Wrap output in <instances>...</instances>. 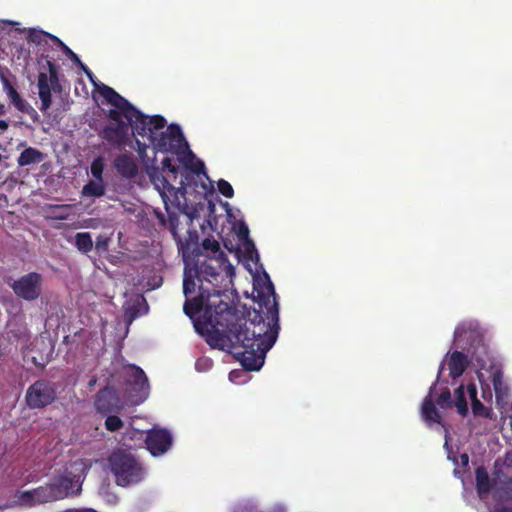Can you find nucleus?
<instances>
[{
    "label": "nucleus",
    "mask_w": 512,
    "mask_h": 512,
    "mask_svg": "<svg viewBox=\"0 0 512 512\" xmlns=\"http://www.w3.org/2000/svg\"><path fill=\"white\" fill-rule=\"evenodd\" d=\"M267 283L257 291L259 309L252 319H245L229 304L225 291H210L199 286V295L186 298L183 311L194 319L203 311V321H195L194 327L205 337L207 344L219 350L232 352L238 348L237 358L247 371H258L264 365L267 352L275 344L279 330V305L274 285L265 274Z\"/></svg>",
    "instance_id": "nucleus-1"
},
{
    "label": "nucleus",
    "mask_w": 512,
    "mask_h": 512,
    "mask_svg": "<svg viewBox=\"0 0 512 512\" xmlns=\"http://www.w3.org/2000/svg\"><path fill=\"white\" fill-rule=\"evenodd\" d=\"M135 143L143 169L155 189L159 192L163 202L169 200V195L177 199V190L169 182L168 177L176 178L179 169L172 163V159L169 156H165L161 161V166H159L156 154L157 152H162L177 156L184 146L188 144L180 126L174 123L170 124L165 131L155 135L150 146L137 138Z\"/></svg>",
    "instance_id": "nucleus-2"
},
{
    "label": "nucleus",
    "mask_w": 512,
    "mask_h": 512,
    "mask_svg": "<svg viewBox=\"0 0 512 512\" xmlns=\"http://www.w3.org/2000/svg\"><path fill=\"white\" fill-rule=\"evenodd\" d=\"M135 418L130 411V440L144 437L145 447L153 457L162 456L172 448L173 436L168 429L160 426L139 429L136 427Z\"/></svg>",
    "instance_id": "nucleus-3"
},
{
    "label": "nucleus",
    "mask_w": 512,
    "mask_h": 512,
    "mask_svg": "<svg viewBox=\"0 0 512 512\" xmlns=\"http://www.w3.org/2000/svg\"><path fill=\"white\" fill-rule=\"evenodd\" d=\"M172 198L176 201H179V198L177 199L174 196L169 195V200H166L165 206L166 210L168 211V220L165 219V216L161 212H156V216L160 222V224L164 227L168 226L173 238L177 241L179 250L182 252V256L185 262H188L190 258V254H192L194 257H201L203 254L201 253V249L198 245L199 236L196 230H189L188 231V238L185 241H182L180 237L177 234V226H178V217L175 213L170 211L169 202H172ZM180 205V202H178Z\"/></svg>",
    "instance_id": "nucleus-4"
},
{
    "label": "nucleus",
    "mask_w": 512,
    "mask_h": 512,
    "mask_svg": "<svg viewBox=\"0 0 512 512\" xmlns=\"http://www.w3.org/2000/svg\"><path fill=\"white\" fill-rule=\"evenodd\" d=\"M166 119L161 115L148 116L130 103V130L132 136H140L150 146L157 132L166 126Z\"/></svg>",
    "instance_id": "nucleus-5"
},
{
    "label": "nucleus",
    "mask_w": 512,
    "mask_h": 512,
    "mask_svg": "<svg viewBox=\"0 0 512 512\" xmlns=\"http://www.w3.org/2000/svg\"><path fill=\"white\" fill-rule=\"evenodd\" d=\"M70 471L60 476L53 482L58 499H64L70 495H77L81 491L82 481L89 469L83 459H78L71 463Z\"/></svg>",
    "instance_id": "nucleus-6"
},
{
    "label": "nucleus",
    "mask_w": 512,
    "mask_h": 512,
    "mask_svg": "<svg viewBox=\"0 0 512 512\" xmlns=\"http://www.w3.org/2000/svg\"><path fill=\"white\" fill-rule=\"evenodd\" d=\"M110 122L98 133L99 137L111 148L122 151L128 145V123L123 121L120 112L110 110Z\"/></svg>",
    "instance_id": "nucleus-7"
},
{
    "label": "nucleus",
    "mask_w": 512,
    "mask_h": 512,
    "mask_svg": "<svg viewBox=\"0 0 512 512\" xmlns=\"http://www.w3.org/2000/svg\"><path fill=\"white\" fill-rule=\"evenodd\" d=\"M55 383L40 379L35 381L26 391V404L31 409L44 408L56 399Z\"/></svg>",
    "instance_id": "nucleus-8"
},
{
    "label": "nucleus",
    "mask_w": 512,
    "mask_h": 512,
    "mask_svg": "<svg viewBox=\"0 0 512 512\" xmlns=\"http://www.w3.org/2000/svg\"><path fill=\"white\" fill-rule=\"evenodd\" d=\"M49 75L41 72L38 75V94L41 100L40 110L46 112L52 104V90L61 91L58 77V67L51 61L47 60Z\"/></svg>",
    "instance_id": "nucleus-9"
},
{
    "label": "nucleus",
    "mask_w": 512,
    "mask_h": 512,
    "mask_svg": "<svg viewBox=\"0 0 512 512\" xmlns=\"http://www.w3.org/2000/svg\"><path fill=\"white\" fill-rule=\"evenodd\" d=\"M43 277L37 272H30L14 280L10 287L16 296L26 301L38 299L42 293Z\"/></svg>",
    "instance_id": "nucleus-10"
},
{
    "label": "nucleus",
    "mask_w": 512,
    "mask_h": 512,
    "mask_svg": "<svg viewBox=\"0 0 512 512\" xmlns=\"http://www.w3.org/2000/svg\"><path fill=\"white\" fill-rule=\"evenodd\" d=\"M150 394V383L146 373L130 363V406L142 404Z\"/></svg>",
    "instance_id": "nucleus-11"
},
{
    "label": "nucleus",
    "mask_w": 512,
    "mask_h": 512,
    "mask_svg": "<svg viewBox=\"0 0 512 512\" xmlns=\"http://www.w3.org/2000/svg\"><path fill=\"white\" fill-rule=\"evenodd\" d=\"M94 407L102 416L118 413L121 409L120 398L113 388L105 387L96 393Z\"/></svg>",
    "instance_id": "nucleus-12"
},
{
    "label": "nucleus",
    "mask_w": 512,
    "mask_h": 512,
    "mask_svg": "<svg viewBox=\"0 0 512 512\" xmlns=\"http://www.w3.org/2000/svg\"><path fill=\"white\" fill-rule=\"evenodd\" d=\"M108 467L117 485L128 486V452L125 449L120 448L111 453L108 457Z\"/></svg>",
    "instance_id": "nucleus-13"
},
{
    "label": "nucleus",
    "mask_w": 512,
    "mask_h": 512,
    "mask_svg": "<svg viewBox=\"0 0 512 512\" xmlns=\"http://www.w3.org/2000/svg\"><path fill=\"white\" fill-rule=\"evenodd\" d=\"M20 499L23 503L30 506L59 500L53 483L39 486L30 491H24Z\"/></svg>",
    "instance_id": "nucleus-14"
},
{
    "label": "nucleus",
    "mask_w": 512,
    "mask_h": 512,
    "mask_svg": "<svg viewBox=\"0 0 512 512\" xmlns=\"http://www.w3.org/2000/svg\"><path fill=\"white\" fill-rule=\"evenodd\" d=\"M203 260L200 259V257H195V263L193 272H195L196 278L200 281H207L209 283H214L218 281V278L220 277V273L218 272V269L216 266L213 265V262H215V259L208 258L206 256Z\"/></svg>",
    "instance_id": "nucleus-15"
},
{
    "label": "nucleus",
    "mask_w": 512,
    "mask_h": 512,
    "mask_svg": "<svg viewBox=\"0 0 512 512\" xmlns=\"http://www.w3.org/2000/svg\"><path fill=\"white\" fill-rule=\"evenodd\" d=\"M98 92L103 98L102 103H107L115 107L114 110L119 111L120 116H124V118L128 120V100L119 95L113 88L105 84L98 86Z\"/></svg>",
    "instance_id": "nucleus-16"
},
{
    "label": "nucleus",
    "mask_w": 512,
    "mask_h": 512,
    "mask_svg": "<svg viewBox=\"0 0 512 512\" xmlns=\"http://www.w3.org/2000/svg\"><path fill=\"white\" fill-rule=\"evenodd\" d=\"M3 88L7 94L10 103L20 112L26 113L36 120L39 115L37 111L18 93L15 87L6 78L3 79Z\"/></svg>",
    "instance_id": "nucleus-17"
},
{
    "label": "nucleus",
    "mask_w": 512,
    "mask_h": 512,
    "mask_svg": "<svg viewBox=\"0 0 512 512\" xmlns=\"http://www.w3.org/2000/svg\"><path fill=\"white\" fill-rule=\"evenodd\" d=\"M177 161L186 169L195 175L205 174V164L202 160L196 157L189 147V144L176 156Z\"/></svg>",
    "instance_id": "nucleus-18"
},
{
    "label": "nucleus",
    "mask_w": 512,
    "mask_h": 512,
    "mask_svg": "<svg viewBox=\"0 0 512 512\" xmlns=\"http://www.w3.org/2000/svg\"><path fill=\"white\" fill-rule=\"evenodd\" d=\"M436 384L434 383L430 389L428 395L424 398L421 406V416L425 422L428 424L436 423L441 424L442 423V417L439 413V411L436 408V403L433 399V392L435 389Z\"/></svg>",
    "instance_id": "nucleus-19"
},
{
    "label": "nucleus",
    "mask_w": 512,
    "mask_h": 512,
    "mask_svg": "<svg viewBox=\"0 0 512 512\" xmlns=\"http://www.w3.org/2000/svg\"><path fill=\"white\" fill-rule=\"evenodd\" d=\"M26 39L28 43L35 44L40 50H43V52L46 50V47L50 45V42L55 45L62 44V41L58 37L35 28L28 30Z\"/></svg>",
    "instance_id": "nucleus-20"
},
{
    "label": "nucleus",
    "mask_w": 512,
    "mask_h": 512,
    "mask_svg": "<svg viewBox=\"0 0 512 512\" xmlns=\"http://www.w3.org/2000/svg\"><path fill=\"white\" fill-rule=\"evenodd\" d=\"M469 365L468 357L460 351H453L448 360L449 375L452 378L460 377Z\"/></svg>",
    "instance_id": "nucleus-21"
},
{
    "label": "nucleus",
    "mask_w": 512,
    "mask_h": 512,
    "mask_svg": "<svg viewBox=\"0 0 512 512\" xmlns=\"http://www.w3.org/2000/svg\"><path fill=\"white\" fill-rule=\"evenodd\" d=\"M130 324L138 317L149 312V305L142 294L130 295Z\"/></svg>",
    "instance_id": "nucleus-22"
},
{
    "label": "nucleus",
    "mask_w": 512,
    "mask_h": 512,
    "mask_svg": "<svg viewBox=\"0 0 512 512\" xmlns=\"http://www.w3.org/2000/svg\"><path fill=\"white\" fill-rule=\"evenodd\" d=\"M490 378L493 383L497 402L503 401L509 395V388L504 381L502 370L499 368L493 369Z\"/></svg>",
    "instance_id": "nucleus-23"
},
{
    "label": "nucleus",
    "mask_w": 512,
    "mask_h": 512,
    "mask_svg": "<svg viewBox=\"0 0 512 512\" xmlns=\"http://www.w3.org/2000/svg\"><path fill=\"white\" fill-rule=\"evenodd\" d=\"M45 159V154L40 150L28 147L25 148L19 155L17 163L19 166L24 167L31 164H39Z\"/></svg>",
    "instance_id": "nucleus-24"
},
{
    "label": "nucleus",
    "mask_w": 512,
    "mask_h": 512,
    "mask_svg": "<svg viewBox=\"0 0 512 512\" xmlns=\"http://www.w3.org/2000/svg\"><path fill=\"white\" fill-rule=\"evenodd\" d=\"M475 478H476V489L480 497L488 494L491 489L492 485L490 482L489 474L485 467L480 466L475 471Z\"/></svg>",
    "instance_id": "nucleus-25"
},
{
    "label": "nucleus",
    "mask_w": 512,
    "mask_h": 512,
    "mask_svg": "<svg viewBox=\"0 0 512 512\" xmlns=\"http://www.w3.org/2000/svg\"><path fill=\"white\" fill-rule=\"evenodd\" d=\"M146 474L143 465L130 454V485L141 482Z\"/></svg>",
    "instance_id": "nucleus-26"
},
{
    "label": "nucleus",
    "mask_w": 512,
    "mask_h": 512,
    "mask_svg": "<svg viewBox=\"0 0 512 512\" xmlns=\"http://www.w3.org/2000/svg\"><path fill=\"white\" fill-rule=\"evenodd\" d=\"M105 191L106 186L104 181L90 180L87 184L84 185L82 194L87 197H101L105 195Z\"/></svg>",
    "instance_id": "nucleus-27"
},
{
    "label": "nucleus",
    "mask_w": 512,
    "mask_h": 512,
    "mask_svg": "<svg viewBox=\"0 0 512 512\" xmlns=\"http://www.w3.org/2000/svg\"><path fill=\"white\" fill-rule=\"evenodd\" d=\"M195 278V272H193L192 268H188V262H186L183 277V294L186 298L192 295L196 290Z\"/></svg>",
    "instance_id": "nucleus-28"
},
{
    "label": "nucleus",
    "mask_w": 512,
    "mask_h": 512,
    "mask_svg": "<svg viewBox=\"0 0 512 512\" xmlns=\"http://www.w3.org/2000/svg\"><path fill=\"white\" fill-rule=\"evenodd\" d=\"M75 246L82 253H88L93 248V241L90 233L79 232L75 235Z\"/></svg>",
    "instance_id": "nucleus-29"
},
{
    "label": "nucleus",
    "mask_w": 512,
    "mask_h": 512,
    "mask_svg": "<svg viewBox=\"0 0 512 512\" xmlns=\"http://www.w3.org/2000/svg\"><path fill=\"white\" fill-rule=\"evenodd\" d=\"M453 405L457 408V411L462 416H466L468 413V404L465 396V387L460 385L455 390V400L453 401Z\"/></svg>",
    "instance_id": "nucleus-30"
},
{
    "label": "nucleus",
    "mask_w": 512,
    "mask_h": 512,
    "mask_svg": "<svg viewBox=\"0 0 512 512\" xmlns=\"http://www.w3.org/2000/svg\"><path fill=\"white\" fill-rule=\"evenodd\" d=\"M114 168L124 178H128V152H123L114 160Z\"/></svg>",
    "instance_id": "nucleus-31"
},
{
    "label": "nucleus",
    "mask_w": 512,
    "mask_h": 512,
    "mask_svg": "<svg viewBox=\"0 0 512 512\" xmlns=\"http://www.w3.org/2000/svg\"><path fill=\"white\" fill-rule=\"evenodd\" d=\"M104 159L102 156H97L93 159L90 166V173L93 178L99 181H103V172H104Z\"/></svg>",
    "instance_id": "nucleus-32"
},
{
    "label": "nucleus",
    "mask_w": 512,
    "mask_h": 512,
    "mask_svg": "<svg viewBox=\"0 0 512 512\" xmlns=\"http://www.w3.org/2000/svg\"><path fill=\"white\" fill-rule=\"evenodd\" d=\"M123 427V421L117 416V413L106 415L105 428L114 432Z\"/></svg>",
    "instance_id": "nucleus-33"
},
{
    "label": "nucleus",
    "mask_w": 512,
    "mask_h": 512,
    "mask_svg": "<svg viewBox=\"0 0 512 512\" xmlns=\"http://www.w3.org/2000/svg\"><path fill=\"white\" fill-rule=\"evenodd\" d=\"M441 409H448L453 406V400L448 388H445L434 401Z\"/></svg>",
    "instance_id": "nucleus-34"
},
{
    "label": "nucleus",
    "mask_w": 512,
    "mask_h": 512,
    "mask_svg": "<svg viewBox=\"0 0 512 512\" xmlns=\"http://www.w3.org/2000/svg\"><path fill=\"white\" fill-rule=\"evenodd\" d=\"M472 413L474 416H480L483 418H489L491 414V410L484 406L479 399H475L471 402Z\"/></svg>",
    "instance_id": "nucleus-35"
},
{
    "label": "nucleus",
    "mask_w": 512,
    "mask_h": 512,
    "mask_svg": "<svg viewBox=\"0 0 512 512\" xmlns=\"http://www.w3.org/2000/svg\"><path fill=\"white\" fill-rule=\"evenodd\" d=\"M217 187L219 193H221L224 197L232 198L234 196V189L228 181L220 179L217 182Z\"/></svg>",
    "instance_id": "nucleus-36"
},
{
    "label": "nucleus",
    "mask_w": 512,
    "mask_h": 512,
    "mask_svg": "<svg viewBox=\"0 0 512 512\" xmlns=\"http://www.w3.org/2000/svg\"><path fill=\"white\" fill-rule=\"evenodd\" d=\"M202 249L217 253L220 250V245L215 239L205 238L201 244Z\"/></svg>",
    "instance_id": "nucleus-37"
},
{
    "label": "nucleus",
    "mask_w": 512,
    "mask_h": 512,
    "mask_svg": "<svg viewBox=\"0 0 512 512\" xmlns=\"http://www.w3.org/2000/svg\"><path fill=\"white\" fill-rule=\"evenodd\" d=\"M57 46H59L74 63H80L79 57L63 42L62 44H57Z\"/></svg>",
    "instance_id": "nucleus-38"
},
{
    "label": "nucleus",
    "mask_w": 512,
    "mask_h": 512,
    "mask_svg": "<svg viewBox=\"0 0 512 512\" xmlns=\"http://www.w3.org/2000/svg\"><path fill=\"white\" fill-rule=\"evenodd\" d=\"M95 248L99 252L106 251L108 249V238L101 236L98 237L95 244Z\"/></svg>",
    "instance_id": "nucleus-39"
},
{
    "label": "nucleus",
    "mask_w": 512,
    "mask_h": 512,
    "mask_svg": "<svg viewBox=\"0 0 512 512\" xmlns=\"http://www.w3.org/2000/svg\"><path fill=\"white\" fill-rule=\"evenodd\" d=\"M467 393L470 397L471 402H473L475 399H478L477 397V387L474 383H470L467 385Z\"/></svg>",
    "instance_id": "nucleus-40"
},
{
    "label": "nucleus",
    "mask_w": 512,
    "mask_h": 512,
    "mask_svg": "<svg viewBox=\"0 0 512 512\" xmlns=\"http://www.w3.org/2000/svg\"><path fill=\"white\" fill-rule=\"evenodd\" d=\"M238 237L240 239H247L249 235V229L245 223H241L238 228Z\"/></svg>",
    "instance_id": "nucleus-41"
},
{
    "label": "nucleus",
    "mask_w": 512,
    "mask_h": 512,
    "mask_svg": "<svg viewBox=\"0 0 512 512\" xmlns=\"http://www.w3.org/2000/svg\"><path fill=\"white\" fill-rule=\"evenodd\" d=\"M86 74V76L94 82L93 78L95 77L93 72L80 60V63H76Z\"/></svg>",
    "instance_id": "nucleus-42"
},
{
    "label": "nucleus",
    "mask_w": 512,
    "mask_h": 512,
    "mask_svg": "<svg viewBox=\"0 0 512 512\" xmlns=\"http://www.w3.org/2000/svg\"><path fill=\"white\" fill-rule=\"evenodd\" d=\"M86 74V76L94 82L93 78L95 77L93 72L80 60V63H76Z\"/></svg>",
    "instance_id": "nucleus-43"
},
{
    "label": "nucleus",
    "mask_w": 512,
    "mask_h": 512,
    "mask_svg": "<svg viewBox=\"0 0 512 512\" xmlns=\"http://www.w3.org/2000/svg\"><path fill=\"white\" fill-rule=\"evenodd\" d=\"M86 74V76L94 82L93 78L95 77L93 72L80 60V63H76Z\"/></svg>",
    "instance_id": "nucleus-44"
},
{
    "label": "nucleus",
    "mask_w": 512,
    "mask_h": 512,
    "mask_svg": "<svg viewBox=\"0 0 512 512\" xmlns=\"http://www.w3.org/2000/svg\"><path fill=\"white\" fill-rule=\"evenodd\" d=\"M86 74V76L94 82L93 78L95 77L93 72L80 60V63H76Z\"/></svg>",
    "instance_id": "nucleus-45"
},
{
    "label": "nucleus",
    "mask_w": 512,
    "mask_h": 512,
    "mask_svg": "<svg viewBox=\"0 0 512 512\" xmlns=\"http://www.w3.org/2000/svg\"><path fill=\"white\" fill-rule=\"evenodd\" d=\"M138 173L137 164L130 158V179L134 178Z\"/></svg>",
    "instance_id": "nucleus-46"
},
{
    "label": "nucleus",
    "mask_w": 512,
    "mask_h": 512,
    "mask_svg": "<svg viewBox=\"0 0 512 512\" xmlns=\"http://www.w3.org/2000/svg\"><path fill=\"white\" fill-rule=\"evenodd\" d=\"M245 248H246V251L248 254H251L253 252H255V246H254V243L250 240H248L246 243H245Z\"/></svg>",
    "instance_id": "nucleus-47"
},
{
    "label": "nucleus",
    "mask_w": 512,
    "mask_h": 512,
    "mask_svg": "<svg viewBox=\"0 0 512 512\" xmlns=\"http://www.w3.org/2000/svg\"><path fill=\"white\" fill-rule=\"evenodd\" d=\"M202 364L208 365V364H211V361H210L209 359H206V358H204V359H198V360L196 361V368H197V369H200V366H201Z\"/></svg>",
    "instance_id": "nucleus-48"
},
{
    "label": "nucleus",
    "mask_w": 512,
    "mask_h": 512,
    "mask_svg": "<svg viewBox=\"0 0 512 512\" xmlns=\"http://www.w3.org/2000/svg\"><path fill=\"white\" fill-rule=\"evenodd\" d=\"M123 312H124V321L126 322V334L128 333V320L126 321V317L128 315V307H126V303L123 304Z\"/></svg>",
    "instance_id": "nucleus-49"
},
{
    "label": "nucleus",
    "mask_w": 512,
    "mask_h": 512,
    "mask_svg": "<svg viewBox=\"0 0 512 512\" xmlns=\"http://www.w3.org/2000/svg\"><path fill=\"white\" fill-rule=\"evenodd\" d=\"M64 512H97L93 509H68Z\"/></svg>",
    "instance_id": "nucleus-50"
},
{
    "label": "nucleus",
    "mask_w": 512,
    "mask_h": 512,
    "mask_svg": "<svg viewBox=\"0 0 512 512\" xmlns=\"http://www.w3.org/2000/svg\"><path fill=\"white\" fill-rule=\"evenodd\" d=\"M463 332H464L463 327L462 326H457L456 329H455V332H454L455 338L461 337Z\"/></svg>",
    "instance_id": "nucleus-51"
},
{
    "label": "nucleus",
    "mask_w": 512,
    "mask_h": 512,
    "mask_svg": "<svg viewBox=\"0 0 512 512\" xmlns=\"http://www.w3.org/2000/svg\"><path fill=\"white\" fill-rule=\"evenodd\" d=\"M468 460H469V457L467 454L464 453L461 455V461L463 464H465V465L468 464Z\"/></svg>",
    "instance_id": "nucleus-52"
},
{
    "label": "nucleus",
    "mask_w": 512,
    "mask_h": 512,
    "mask_svg": "<svg viewBox=\"0 0 512 512\" xmlns=\"http://www.w3.org/2000/svg\"><path fill=\"white\" fill-rule=\"evenodd\" d=\"M6 113L5 105L0 103V115H4Z\"/></svg>",
    "instance_id": "nucleus-53"
},
{
    "label": "nucleus",
    "mask_w": 512,
    "mask_h": 512,
    "mask_svg": "<svg viewBox=\"0 0 512 512\" xmlns=\"http://www.w3.org/2000/svg\"><path fill=\"white\" fill-rule=\"evenodd\" d=\"M496 512H512V510L508 509L507 507H502L497 509Z\"/></svg>",
    "instance_id": "nucleus-54"
},
{
    "label": "nucleus",
    "mask_w": 512,
    "mask_h": 512,
    "mask_svg": "<svg viewBox=\"0 0 512 512\" xmlns=\"http://www.w3.org/2000/svg\"><path fill=\"white\" fill-rule=\"evenodd\" d=\"M7 124L5 123V121H0V128L4 129V128H7Z\"/></svg>",
    "instance_id": "nucleus-55"
},
{
    "label": "nucleus",
    "mask_w": 512,
    "mask_h": 512,
    "mask_svg": "<svg viewBox=\"0 0 512 512\" xmlns=\"http://www.w3.org/2000/svg\"><path fill=\"white\" fill-rule=\"evenodd\" d=\"M443 369H444V364L442 363V364L440 365V368H439L438 377H439V376H440V374L442 373Z\"/></svg>",
    "instance_id": "nucleus-56"
},
{
    "label": "nucleus",
    "mask_w": 512,
    "mask_h": 512,
    "mask_svg": "<svg viewBox=\"0 0 512 512\" xmlns=\"http://www.w3.org/2000/svg\"><path fill=\"white\" fill-rule=\"evenodd\" d=\"M483 398L486 399V392L485 391H483Z\"/></svg>",
    "instance_id": "nucleus-57"
},
{
    "label": "nucleus",
    "mask_w": 512,
    "mask_h": 512,
    "mask_svg": "<svg viewBox=\"0 0 512 512\" xmlns=\"http://www.w3.org/2000/svg\"><path fill=\"white\" fill-rule=\"evenodd\" d=\"M489 398L491 399L492 398V393L489 391Z\"/></svg>",
    "instance_id": "nucleus-58"
}]
</instances>
